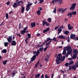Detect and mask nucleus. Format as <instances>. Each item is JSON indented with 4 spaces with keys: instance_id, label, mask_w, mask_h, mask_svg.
I'll return each mask as SVG.
<instances>
[{
    "instance_id": "nucleus-1",
    "label": "nucleus",
    "mask_w": 78,
    "mask_h": 78,
    "mask_svg": "<svg viewBox=\"0 0 78 78\" xmlns=\"http://www.w3.org/2000/svg\"><path fill=\"white\" fill-rule=\"evenodd\" d=\"M66 56H63V57L62 56V55L61 54H58L57 58V59L56 60V62L57 64L59 65L60 63H61L62 62H63L65 59Z\"/></svg>"
},
{
    "instance_id": "nucleus-2",
    "label": "nucleus",
    "mask_w": 78,
    "mask_h": 78,
    "mask_svg": "<svg viewBox=\"0 0 78 78\" xmlns=\"http://www.w3.org/2000/svg\"><path fill=\"white\" fill-rule=\"evenodd\" d=\"M39 54H40V51L39 50L37 49L36 52V55H34L33 56L32 58H31L30 62L29 64H31V62L34 61L36 59V58H37V56H38Z\"/></svg>"
},
{
    "instance_id": "nucleus-3",
    "label": "nucleus",
    "mask_w": 78,
    "mask_h": 78,
    "mask_svg": "<svg viewBox=\"0 0 78 78\" xmlns=\"http://www.w3.org/2000/svg\"><path fill=\"white\" fill-rule=\"evenodd\" d=\"M76 35L74 34H71L70 36V38L71 39H74L75 41L78 40V36L77 37H76L75 38H74V37H76Z\"/></svg>"
},
{
    "instance_id": "nucleus-4",
    "label": "nucleus",
    "mask_w": 78,
    "mask_h": 78,
    "mask_svg": "<svg viewBox=\"0 0 78 78\" xmlns=\"http://www.w3.org/2000/svg\"><path fill=\"white\" fill-rule=\"evenodd\" d=\"M50 23H48L47 21H45V20H43L42 21V25L43 26H44L45 25H46V26H48L50 25Z\"/></svg>"
},
{
    "instance_id": "nucleus-5",
    "label": "nucleus",
    "mask_w": 78,
    "mask_h": 78,
    "mask_svg": "<svg viewBox=\"0 0 78 78\" xmlns=\"http://www.w3.org/2000/svg\"><path fill=\"white\" fill-rule=\"evenodd\" d=\"M33 4V3H29L27 5V8H26V10H27V11H28L30 9V6H31Z\"/></svg>"
},
{
    "instance_id": "nucleus-6",
    "label": "nucleus",
    "mask_w": 78,
    "mask_h": 78,
    "mask_svg": "<svg viewBox=\"0 0 78 78\" xmlns=\"http://www.w3.org/2000/svg\"><path fill=\"white\" fill-rule=\"evenodd\" d=\"M17 73V71L16 69H14L12 71V77H14L16 75V74Z\"/></svg>"
},
{
    "instance_id": "nucleus-7",
    "label": "nucleus",
    "mask_w": 78,
    "mask_h": 78,
    "mask_svg": "<svg viewBox=\"0 0 78 78\" xmlns=\"http://www.w3.org/2000/svg\"><path fill=\"white\" fill-rule=\"evenodd\" d=\"M76 4L74 3L71 5V6L69 9V10H73L75 8V6H76Z\"/></svg>"
},
{
    "instance_id": "nucleus-8",
    "label": "nucleus",
    "mask_w": 78,
    "mask_h": 78,
    "mask_svg": "<svg viewBox=\"0 0 78 78\" xmlns=\"http://www.w3.org/2000/svg\"><path fill=\"white\" fill-rule=\"evenodd\" d=\"M7 39L8 42H9V43L11 42L12 40V35L11 36H9V38H7Z\"/></svg>"
},
{
    "instance_id": "nucleus-9",
    "label": "nucleus",
    "mask_w": 78,
    "mask_h": 78,
    "mask_svg": "<svg viewBox=\"0 0 78 78\" xmlns=\"http://www.w3.org/2000/svg\"><path fill=\"white\" fill-rule=\"evenodd\" d=\"M17 2H15L13 4L12 6L13 8H16L18 6H19L18 3H17Z\"/></svg>"
},
{
    "instance_id": "nucleus-10",
    "label": "nucleus",
    "mask_w": 78,
    "mask_h": 78,
    "mask_svg": "<svg viewBox=\"0 0 78 78\" xmlns=\"http://www.w3.org/2000/svg\"><path fill=\"white\" fill-rule=\"evenodd\" d=\"M11 42L12 43L11 44L12 45V46L14 45H16L17 43L16 41H15L13 40L11 41Z\"/></svg>"
},
{
    "instance_id": "nucleus-11",
    "label": "nucleus",
    "mask_w": 78,
    "mask_h": 78,
    "mask_svg": "<svg viewBox=\"0 0 78 78\" xmlns=\"http://www.w3.org/2000/svg\"><path fill=\"white\" fill-rule=\"evenodd\" d=\"M65 48L67 50V51H69V50H70L72 49V48L70 46H69L68 47H66L64 48Z\"/></svg>"
},
{
    "instance_id": "nucleus-12",
    "label": "nucleus",
    "mask_w": 78,
    "mask_h": 78,
    "mask_svg": "<svg viewBox=\"0 0 78 78\" xmlns=\"http://www.w3.org/2000/svg\"><path fill=\"white\" fill-rule=\"evenodd\" d=\"M50 29V28L49 27H48L46 29L43 30V33H44L46 32H48L49 30Z\"/></svg>"
},
{
    "instance_id": "nucleus-13",
    "label": "nucleus",
    "mask_w": 78,
    "mask_h": 78,
    "mask_svg": "<svg viewBox=\"0 0 78 78\" xmlns=\"http://www.w3.org/2000/svg\"><path fill=\"white\" fill-rule=\"evenodd\" d=\"M68 29L69 30H70L72 29H73V27H71L70 26V24H69L68 26Z\"/></svg>"
},
{
    "instance_id": "nucleus-14",
    "label": "nucleus",
    "mask_w": 78,
    "mask_h": 78,
    "mask_svg": "<svg viewBox=\"0 0 78 78\" xmlns=\"http://www.w3.org/2000/svg\"><path fill=\"white\" fill-rule=\"evenodd\" d=\"M21 8H22V9H21V13H23L24 12V11L25 10V8H24L22 6H21Z\"/></svg>"
},
{
    "instance_id": "nucleus-15",
    "label": "nucleus",
    "mask_w": 78,
    "mask_h": 78,
    "mask_svg": "<svg viewBox=\"0 0 78 78\" xmlns=\"http://www.w3.org/2000/svg\"><path fill=\"white\" fill-rule=\"evenodd\" d=\"M77 57V54H75L73 55V56H72V58L73 59H75Z\"/></svg>"
},
{
    "instance_id": "nucleus-16",
    "label": "nucleus",
    "mask_w": 78,
    "mask_h": 78,
    "mask_svg": "<svg viewBox=\"0 0 78 78\" xmlns=\"http://www.w3.org/2000/svg\"><path fill=\"white\" fill-rule=\"evenodd\" d=\"M7 62V60H5L2 62V63L4 65H5L6 64Z\"/></svg>"
},
{
    "instance_id": "nucleus-17",
    "label": "nucleus",
    "mask_w": 78,
    "mask_h": 78,
    "mask_svg": "<svg viewBox=\"0 0 78 78\" xmlns=\"http://www.w3.org/2000/svg\"><path fill=\"white\" fill-rule=\"evenodd\" d=\"M58 32L57 33V34L58 35H59V33H60L62 31V29L59 28H58Z\"/></svg>"
},
{
    "instance_id": "nucleus-18",
    "label": "nucleus",
    "mask_w": 78,
    "mask_h": 78,
    "mask_svg": "<svg viewBox=\"0 0 78 78\" xmlns=\"http://www.w3.org/2000/svg\"><path fill=\"white\" fill-rule=\"evenodd\" d=\"M31 26L32 27H34L36 26V23L35 22H34L33 23H32L31 24Z\"/></svg>"
},
{
    "instance_id": "nucleus-19",
    "label": "nucleus",
    "mask_w": 78,
    "mask_h": 78,
    "mask_svg": "<svg viewBox=\"0 0 78 78\" xmlns=\"http://www.w3.org/2000/svg\"><path fill=\"white\" fill-rule=\"evenodd\" d=\"M63 1L62 0H58V3L59 5H61Z\"/></svg>"
},
{
    "instance_id": "nucleus-20",
    "label": "nucleus",
    "mask_w": 78,
    "mask_h": 78,
    "mask_svg": "<svg viewBox=\"0 0 78 78\" xmlns=\"http://www.w3.org/2000/svg\"><path fill=\"white\" fill-rule=\"evenodd\" d=\"M73 64V60H71L69 61V65L70 66L71 65H72Z\"/></svg>"
},
{
    "instance_id": "nucleus-21",
    "label": "nucleus",
    "mask_w": 78,
    "mask_h": 78,
    "mask_svg": "<svg viewBox=\"0 0 78 78\" xmlns=\"http://www.w3.org/2000/svg\"><path fill=\"white\" fill-rule=\"evenodd\" d=\"M40 63L38 61L37 62L36 64L35 65V68H37L39 65Z\"/></svg>"
},
{
    "instance_id": "nucleus-22",
    "label": "nucleus",
    "mask_w": 78,
    "mask_h": 78,
    "mask_svg": "<svg viewBox=\"0 0 78 78\" xmlns=\"http://www.w3.org/2000/svg\"><path fill=\"white\" fill-rule=\"evenodd\" d=\"M66 50L64 48L63 50L62 55H65V54H66Z\"/></svg>"
},
{
    "instance_id": "nucleus-23",
    "label": "nucleus",
    "mask_w": 78,
    "mask_h": 78,
    "mask_svg": "<svg viewBox=\"0 0 78 78\" xmlns=\"http://www.w3.org/2000/svg\"><path fill=\"white\" fill-rule=\"evenodd\" d=\"M70 12L71 13V15H75L76 14V11H74L72 12Z\"/></svg>"
},
{
    "instance_id": "nucleus-24",
    "label": "nucleus",
    "mask_w": 78,
    "mask_h": 78,
    "mask_svg": "<svg viewBox=\"0 0 78 78\" xmlns=\"http://www.w3.org/2000/svg\"><path fill=\"white\" fill-rule=\"evenodd\" d=\"M64 37H65L63 36H62V35H59L58 37V38L59 39H60V38H61L62 39H63Z\"/></svg>"
},
{
    "instance_id": "nucleus-25",
    "label": "nucleus",
    "mask_w": 78,
    "mask_h": 78,
    "mask_svg": "<svg viewBox=\"0 0 78 78\" xmlns=\"http://www.w3.org/2000/svg\"><path fill=\"white\" fill-rule=\"evenodd\" d=\"M20 2H21L19 3V4H18V5H23V4L24 3L23 1H20Z\"/></svg>"
},
{
    "instance_id": "nucleus-26",
    "label": "nucleus",
    "mask_w": 78,
    "mask_h": 78,
    "mask_svg": "<svg viewBox=\"0 0 78 78\" xmlns=\"http://www.w3.org/2000/svg\"><path fill=\"white\" fill-rule=\"evenodd\" d=\"M44 48L43 47H42L39 48V50L41 52H43L44 50Z\"/></svg>"
},
{
    "instance_id": "nucleus-27",
    "label": "nucleus",
    "mask_w": 78,
    "mask_h": 78,
    "mask_svg": "<svg viewBox=\"0 0 78 78\" xmlns=\"http://www.w3.org/2000/svg\"><path fill=\"white\" fill-rule=\"evenodd\" d=\"M9 43L7 42H4V47H7Z\"/></svg>"
},
{
    "instance_id": "nucleus-28",
    "label": "nucleus",
    "mask_w": 78,
    "mask_h": 78,
    "mask_svg": "<svg viewBox=\"0 0 78 78\" xmlns=\"http://www.w3.org/2000/svg\"><path fill=\"white\" fill-rule=\"evenodd\" d=\"M2 52L3 53H6L7 52V50L5 49H3L2 51Z\"/></svg>"
},
{
    "instance_id": "nucleus-29",
    "label": "nucleus",
    "mask_w": 78,
    "mask_h": 78,
    "mask_svg": "<svg viewBox=\"0 0 78 78\" xmlns=\"http://www.w3.org/2000/svg\"><path fill=\"white\" fill-rule=\"evenodd\" d=\"M36 12L38 15H40L41 14V12L40 11V10H38Z\"/></svg>"
},
{
    "instance_id": "nucleus-30",
    "label": "nucleus",
    "mask_w": 78,
    "mask_h": 78,
    "mask_svg": "<svg viewBox=\"0 0 78 78\" xmlns=\"http://www.w3.org/2000/svg\"><path fill=\"white\" fill-rule=\"evenodd\" d=\"M69 32L67 30L66 31H64V34L66 35H68L69 34Z\"/></svg>"
},
{
    "instance_id": "nucleus-31",
    "label": "nucleus",
    "mask_w": 78,
    "mask_h": 78,
    "mask_svg": "<svg viewBox=\"0 0 78 78\" xmlns=\"http://www.w3.org/2000/svg\"><path fill=\"white\" fill-rule=\"evenodd\" d=\"M26 33V31H25L23 30H21V34L23 35H25Z\"/></svg>"
},
{
    "instance_id": "nucleus-32",
    "label": "nucleus",
    "mask_w": 78,
    "mask_h": 78,
    "mask_svg": "<svg viewBox=\"0 0 78 78\" xmlns=\"http://www.w3.org/2000/svg\"><path fill=\"white\" fill-rule=\"evenodd\" d=\"M72 49H71V50L67 51V53L69 54V55H70L72 54Z\"/></svg>"
},
{
    "instance_id": "nucleus-33",
    "label": "nucleus",
    "mask_w": 78,
    "mask_h": 78,
    "mask_svg": "<svg viewBox=\"0 0 78 78\" xmlns=\"http://www.w3.org/2000/svg\"><path fill=\"white\" fill-rule=\"evenodd\" d=\"M52 19L51 18H48V21L49 23H51V22Z\"/></svg>"
},
{
    "instance_id": "nucleus-34",
    "label": "nucleus",
    "mask_w": 78,
    "mask_h": 78,
    "mask_svg": "<svg viewBox=\"0 0 78 78\" xmlns=\"http://www.w3.org/2000/svg\"><path fill=\"white\" fill-rule=\"evenodd\" d=\"M74 52L75 53V54H76V55H77L78 51H77V49H74Z\"/></svg>"
},
{
    "instance_id": "nucleus-35",
    "label": "nucleus",
    "mask_w": 78,
    "mask_h": 78,
    "mask_svg": "<svg viewBox=\"0 0 78 78\" xmlns=\"http://www.w3.org/2000/svg\"><path fill=\"white\" fill-rule=\"evenodd\" d=\"M70 16L69 17L70 18H71V17L72 16V15L71 14V13L70 12H69V13H68V15H67V16Z\"/></svg>"
},
{
    "instance_id": "nucleus-36",
    "label": "nucleus",
    "mask_w": 78,
    "mask_h": 78,
    "mask_svg": "<svg viewBox=\"0 0 78 78\" xmlns=\"http://www.w3.org/2000/svg\"><path fill=\"white\" fill-rule=\"evenodd\" d=\"M72 69H73L74 71L75 70H76V67L75 66V65H74L73 66V68H72Z\"/></svg>"
},
{
    "instance_id": "nucleus-37",
    "label": "nucleus",
    "mask_w": 78,
    "mask_h": 78,
    "mask_svg": "<svg viewBox=\"0 0 78 78\" xmlns=\"http://www.w3.org/2000/svg\"><path fill=\"white\" fill-rule=\"evenodd\" d=\"M19 27H18V29H20V28H21L22 26V24L21 23H20L19 24Z\"/></svg>"
},
{
    "instance_id": "nucleus-38",
    "label": "nucleus",
    "mask_w": 78,
    "mask_h": 78,
    "mask_svg": "<svg viewBox=\"0 0 78 78\" xmlns=\"http://www.w3.org/2000/svg\"><path fill=\"white\" fill-rule=\"evenodd\" d=\"M27 35L28 36V38H31V34H27Z\"/></svg>"
},
{
    "instance_id": "nucleus-39",
    "label": "nucleus",
    "mask_w": 78,
    "mask_h": 78,
    "mask_svg": "<svg viewBox=\"0 0 78 78\" xmlns=\"http://www.w3.org/2000/svg\"><path fill=\"white\" fill-rule=\"evenodd\" d=\"M5 17L6 19H9V14L7 13L5 14Z\"/></svg>"
},
{
    "instance_id": "nucleus-40",
    "label": "nucleus",
    "mask_w": 78,
    "mask_h": 78,
    "mask_svg": "<svg viewBox=\"0 0 78 78\" xmlns=\"http://www.w3.org/2000/svg\"><path fill=\"white\" fill-rule=\"evenodd\" d=\"M48 58H49V56L46 57L45 58L44 60H45V61H48Z\"/></svg>"
},
{
    "instance_id": "nucleus-41",
    "label": "nucleus",
    "mask_w": 78,
    "mask_h": 78,
    "mask_svg": "<svg viewBox=\"0 0 78 78\" xmlns=\"http://www.w3.org/2000/svg\"><path fill=\"white\" fill-rule=\"evenodd\" d=\"M36 77H37V78H39L40 76V73H39V74H35V75Z\"/></svg>"
},
{
    "instance_id": "nucleus-42",
    "label": "nucleus",
    "mask_w": 78,
    "mask_h": 78,
    "mask_svg": "<svg viewBox=\"0 0 78 78\" xmlns=\"http://www.w3.org/2000/svg\"><path fill=\"white\" fill-rule=\"evenodd\" d=\"M65 66L66 67H68L69 66H70V65H69V63L68 62H67L65 63Z\"/></svg>"
},
{
    "instance_id": "nucleus-43",
    "label": "nucleus",
    "mask_w": 78,
    "mask_h": 78,
    "mask_svg": "<svg viewBox=\"0 0 78 78\" xmlns=\"http://www.w3.org/2000/svg\"><path fill=\"white\" fill-rule=\"evenodd\" d=\"M63 9L62 8H59L58 9V11L59 12H60Z\"/></svg>"
},
{
    "instance_id": "nucleus-44",
    "label": "nucleus",
    "mask_w": 78,
    "mask_h": 78,
    "mask_svg": "<svg viewBox=\"0 0 78 78\" xmlns=\"http://www.w3.org/2000/svg\"><path fill=\"white\" fill-rule=\"evenodd\" d=\"M75 65L76 66V68H78V61L75 63Z\"/></svg>"
},
{
    "instance_id": "nucleus-45",
    "label": "nucleus",
    "mask_w": 78,
    "mask_h": 78,
    "mask_svg": "<svg viewBox=\"0 0 78 78\" xmlns=\"http://www.w3.org/2000/svg\"><path fill=\"white\" fill-rule=\"evenodd\" d=\"M48 47H49V46H47L46 48H45L44 49V51H46L47 49H48Z\"/></svg>"
},
{
    "instance_id": "nucleus-46",
    "label": "nucleus",
    "mask_w": 78,
    "mask_h": 78,
    "mask_svg": "<svg viewBox=\"0 0 78 78\" xmlns=\"http://www.w3.org/2000/svg\"><path fill=\"white\" fill-rule=\"evenodd\" d=\"M27 29H28V27L27 26L26 27H25L23 28V30H24L26 32V31Z\"/></svg>"
},
{
    "instance_id": "nucleus-47",
    "label": "nucleus",
    "mask_w": 78,
    "mask_h": 78,
    "mask_svg": "<svg viewBox=\"0 0 78 78\" xmlns=\"http://www.w3.org/2000/svg\"><path fill=\"white\" fill-rule=\"evenodd\" d=\"M53 12L54 13H56V8H55V9L53 11Z\"/></svg>"
},
{
    "instance_id": "nucleus-48",
    "label": "nucleus",
    "mask_w": 78,
    "mask_h": 78,
    "mask_svg": "<svg viewBox=\"0 0 78 78\" xmlns=\"http://www.w3.org/2000/svg\"><path fill=\"white\" fill-rule=\"evenodd\" d=\"M73 66H69V70H70L72 69H73Z\"/></svg>"
},
{
    "instance_id": "nucleus-49",
    "label": "nucleus",
    "mask_w": 78,
    "mask_h": 78,
    "mask_svg": "<svg viewBox=\"0 0 78 78\" xmlns=\"http://www.w3.org/2000/svg\"><path fill=\"white\" fill-rule=\"evenodd\" d=\"M66 9H65L62 11V12H61V13H63L64 12H65V11L66 10Z\"/></svg>"
},
{
    "instance_id": "nucleus-50",
    "label": "nucleus",
    "mask_w": 78,
    "mask_h": 78,
    "mask_svg": "<svg viewBox=\"0 0 78 78\" xmlns=\"http://www.w3.org/2000/svg\"><path fill=\"white\" fill-rule=\"evenodd\" d=\"M44 2V0H40V1L39 2V3L41 4Z\"/></svg>"
},
{
    "instance_id": "nucleus-51",
    "label": "nucleus",
    "mask_w": 78,
    "mask_h": 78,
    "mask_svg": "<svg viewBox=\"0 0 78 78\" xmlns=\"http://www.w3.org/2000/svg\"><path fill=\"white\" fill-rule=\"evenodd\" d=\"M45 78H50L49 76H48L47 74H46L45 75Z\"/></svg>"
},
{
    "instance_id": "nucleus-52",
    "label": "nucleus",
    "mask_w": 78,
    "mask_h": 78,
    "mask_svg": "<svg viewBox=\"0 0 78 78\" xmlns=\"http://www.w3.org/2000/svg\"><path fill=\"white\" fill-rule=\"evenodd\" d=\"M41 78H44V74H42Z\"/></svg>"
},
{
    "instance_id": "nucleus-53",
    "label": "nucleus",
    "mask_w": 78,
    "mask_h": 78,
    "mask_svg": "<svg viewBox=\"0 0 78 78\" xmlns=\"http://www.w3.org/2000/svg\"><path fill=\"white\" fill-rule=\"evenodd\" d=\"M67 77V75L66 74H63V78H66V77Z\"/></svg>"
},
{
    "instance_id": "nucleus-54",
    "label": "nucleus",
    "mask_w": 78,
    "mask_h": 78,
    "mask_svg": "<svg viewBox=\"0 0 78 78\" xmlns=\"http://www.w3.org/2000/svg\"><path fill=\"white\" fill-rule=\"evenodd\" d=\"M50 40V37H48L46 39L47 41H49V40Z\"/></svg>"
},
{
    "instance_id": "nucleus-55",
    "label": "nucleus",
    "mask_w": 78,
    "mask_h": 78,
    "mask_svg": "<svg viewBox=\"0 0 78 78\" xmlns=\"http://www.w3.org/2000/svg\"><path fill=\"white\" fill-rule=\"evenodd\" d=\"M15 37L14 35H13L12 36V40H14L15 39Z\"/></svg>"
},
{
    "instance_id": "nucleus-56",
    "label": "nucleus",
    "mask_w": 78,
    "mask_h": 78,
    "mask_svg": "<svg viewBox=\"0 0 78 78\" xmlns=\"http://www.w3.org/2000/svg\"><path fill=\"white\" fill-rule=\"evenodd\" d=\"M58 27H59V26H57L55 27L54 29L55 30H56L58 29Z\"/></svg>"
},
{
    "instance_id": "nucleus-57",
    "label": "nucleus",
    "mask_w": 78,
    "mask_h": 78,
    "mask_svg": "<svg viewBox=\"0 0 78 78\" xmlns=\"http://www.w3.org/2000/svg\"><path fill=\"white\" fill-rule=\"evenodd\" d=\"M18 0H16L15 2H17V3H18V4H19V3L21 2H18Z\"/></svg>"
},
{
    "instance_id": "nucleus-58",
    "label": "nucleus",
    "mask_w": 78,
    "mask_h": 78,
    "mask_svg": "<svg viewBox=\"0 0 78 78\" xmlns=\"http://www.w3.org/2000/svg\"><path fill=\"white\" fill-rule=\"evenodd\" d=\"M38 10H39L41 11L42 10V9L41 7H39L38 8Z\"/></svg>"
},
{
    "instance_id": "nucleus-59",
    "label": "nucleus",
    "mask_w": 78,
    "mask_h": 78,
    "mask_svg": "<svg viewBox=\"0 0 78 78\" xmlns=\"http://www.w3.org/2000/svg\"><path fill=\"white\" fill-rule=\"evenodd\" d=\"M50 43H47L46 44V46H47V45H50Z\"/></svg>"
},
{
    "instance_id": "nucleus-60",
    "label": "nucleus",
    "mask_w": 78,
    "mask_h": 78,
    "mask_svg": "<svg viewBox=\"0 0 78 78\" xmlns=\"http://www.w3.org/2000/svg\"><path fill=\"white\" fill-rule=\"evenodd\" d=\"M36 51H33V55H35L36 53Z\"/></svg>"
},
{
    "instance_id": "nucleus-61",
    "label": "nucleus",
    "mask_w": 78,
    "mask_h": 78,
    "mask_svg": "<svg viewBox=\"0 0 78 78\" xmlns=\"http://www.w3.org/2000/svg\"><path fill=\"white\" fill-rule=\"evenodd\" d=\"M69 54L68 53H67L65 55V56L66 58H67L69 56Z\"/></svg>"
},
{
    "instance_id": "nucleus-62",
    "label": "nucleus",
    "mask_w": 78,
    "mask_h": 78,
    "mask_svg": "<svg viewBox=\"0 0 78 78\" xmlns=\"http://www.w3.org/2000/svg\"><path fill=\"white\" fill-rule=\"evenodd\" d=\"M10 4V2L9 1L8 2L6 3V5H9Z\"/></svg>"
},
{
    "instance_id": "nucleus-63",
    "label": "nucleus",
    "mask_w": 78,
    "mask_h": 78,
    "mask_svg": "<svg viewBox=\"0 0 78 78\" xmlns=\"http://www.w3.org/2000/svg\"><path fill=\"white\" fill-rule=\"evenodd\" d=\"M28 39H29V38H28V37H27V38H26L25 40V41H28Z\"/></svg>"
},
{
    "instance_id": "nucleus-64",
    "label": "nucleus",
    "mask_w": 78,
    "mask_h": 78,
    "mask_svg": "<svg viewBox=\"0 0 78 78\" xmlns=\"http://www.w3.org/2000/svg\"><path fill=\"white\" fill-rule=\"evenodd\" d=\"M60 28L63 29L64 28V26L63 25H62L61 27H60Z\"/></svg>"
}]
</instances>
